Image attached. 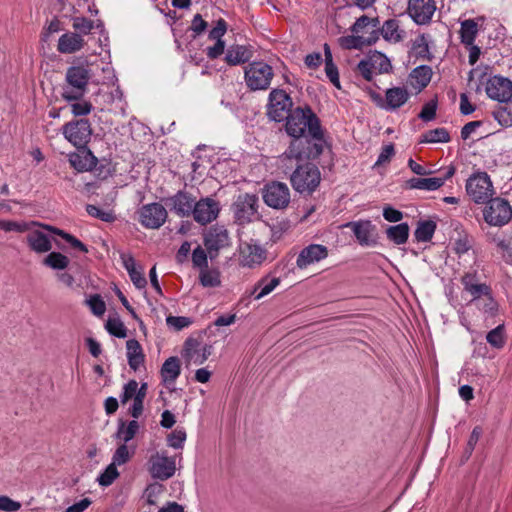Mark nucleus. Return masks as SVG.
Wrapping results in <instances>:
<instances>
[{
    "label": "nucleus",
    "instance_id": "obj_1",
    "mask_svg": "<svg viewBox=\"0 0 512 512\" xmlns=\"http://www.w3.org/2000/svg\"><path fill=\"white\" fill-rule=\"evenodd\" d=\"M285 120V131L292 140L283 157L297 162L318 158L323 152L324 134L311 107H296Z\"/></svg>",
    "mask_w": 512,
    "mask_h": 512
},
{
    "label": "nucleus",
    "instance_id": "obj_2",
    "mask_svg": "<svg viewBox=\"0 0 512 512\" xmlns=\"http://www.w3.org/2000/svg\"><path fill=\"white\" fill-rule=\"evenodd\" d=\"M91 70L87 65H73L68 67L65 74L66 85L63 86L61 96L67 102L81 100L87 92Z\"/></svg>",
    "mask_w": 512,
    "mask_h": 512
},
{
    "label": "nucleus",
    "instance_id": "obj_3",
    "mask_svg": "<svg viewBox=\"0 0 512 512\" xmlns=\"http://www.w3.org/2000/svg\"><path fill=\"white\" fill-rule=\"evenodd\" d=\"M305 161L296 166L290 175V182L296 192L311 195L320 185L321 173L315 164Z\"/></svg>",
    "mask_w": 512,
    "mask_h": 512
},
{
    "label": "nucleus",
    "instance_id": "obj_4",
    "mask_svg": "<svg viewBox=\"0 0 512 512\" xmlns=\"http://www.w3.org/2000/svg\"><path fill=\"white\" fill-rule=\"evenodd\" d=\"M371 101L380 109L394 112L403 107L410 99V92L405 86H394L386 89L382 96L372 88L366 89Z\"/></svg>",
    "mask_w": 512,
    "mask_h": 512
},
{
    "label": "nucleus",
    "instance_id": "obj_5",
    "mask_svg": "<svg viewBox=\"0 0 512 512\" xmlns=\"http://www.w3.org/2000/svg\"><path fill=\"white\" fill-rule=\"evenodd\" d=\"M31 225H33V226L39 225V226L43 227L44 229L49 230L53 234L58 235L61 238H63L74 249H77L83 253L88 252V248L83 242H81L79 239H77L74 235L67 233L64 230H61L59 228H56V227H53L50 225H42V224H39L38 222H34V221L31 223H26V222H16V221H9V220H0V229L4 230L5 232L29 231Z\"/></svg>",
    "mask_w": 512,
    "mask_h": 512
},
{
    "label": "nucleus",
    "instance_id": "obj_6",
    "mask_svg": "<svg viewBox=\"0 0 512 512\" xmlns=\"http://www.w3.org/2000/svg\"><path fill=\"white\" fill-rule=\"evenodd\" d=\"M273 77V68L263 61L249 63L244 71L246 85L252 91L268 89Z\"/></svg>",
    "mask_w": 512,
    "mask_h": 512
},
{
    "label": "nucleus",
    "instance_id": "obj_7",
    "mask_svg": "<svg viewBox=\"0 0 512 512\" xmlns=\"http://www.w3.org/2000/svg\"><path fill=\"white\" fill-rule=\"evenodd\" d=\"M467 195L476 204H485L494 194L490 176L486 172H476L466 180Z\"/></svg>",
    "mask_w": 512,
    "mask_h": 512
},
{
    "label": "nucleus",
    "instance_id": "obj_8",
    "mask_svg": "<svg viewBox=\"0 0 512 512\" xmlns=\"http://www.w3.org/2000/svg\"><path fill=\"white\" fill-rule=\"evenodd\" d=\"M61 130L64 138L75 148H86L93 134L90 121L83 118L65 123Z\"/></svg>",
    "mask_w": 512,
    "mask_h": 512
},
{
    "label": "nucleus",
    "instance_id": "obj_9",
    "mask_svg": "<svg viewBox=\"0 0 512 512\" xmlns=\"http://www.w3.org/2000/svg\"><path fill=\"white\" fill-rule=\"evenodd\" d=\"M485 204L483 218L488 225L502 227L511 221L512 207L506 199L491 198Z\"/></svg>",
    "mask_w": 512,
    "mask_h": 512
},
{
    "label": "nucleus",
    "instance_id": "obj_10",
    "mask_svg": "<svg viewBox=\"0 0 512 512\" xmlns=\"http://www.w3.org/2000/svg\"><path fill=\"white\" fill-rule=\"evenodd\" d=\"M293 101L283 89H273L269 93L267 104V116L275 122L284 121L293 110Z\"/></svg>",
    "mask_w": 512,
    "mask_h": 512
},
{
    "label": "nucleus",
    "instance_id": "obj_11",
    "mask_svg": "<svg viewBox=\"0 0 512 512\" xmlns=\"http://www.w3.org/2000/svg\"><path fill=\"white\" fill-rule=\"evenodd\" d=\"M147 464L151 477L160 481L172 478L176 472V459L169 457L166 451L152 454Z\"/></svg>",
    "mask_w": 512,
    "mask_h": 512
},
{
    "label": "nucleus",
    "instance_id": "obj_12",
    "mask_svg": "<svg viewBox=\"0 0 512 512\" xmlns=\"http://www.w3.org/2000/svg\"><path fill=\"white\" fill-rule=\"evenodd\" d=\"M259 198L255 194H240L232 205L235 221L246 224L258 218Z\"/></svg>",
    "mask_w": 512,
    "mask_h": 512
},
{
    "label": "nucleus",
    "instance_id": "obj_13",
    "mask_svg": "<svg viewBox=\"0 0 512 512\" xmlns=\"http://www.w3.org/2000/svg\"><path fill=\"white\" fill-rule=\"evenodd\" d=\"M263 200L271 208L284 209L290 203V190L285 183L272 181L263 188Z\"/></svg>",
    "mask_w": 512,
    "mask_h": 512
},
{
    "label": "nucleus",
    "instance_id": "obj_14",
    "mask_svg": "<svg viewBox=\"0 0 512 512\" xmlns=\"http://www.w3.org/2000/svg\"><path fill=\"white\" fill-rule=\"evenodd\" d=\"M267 259V250L257 243L243 242L239 245V265L255 269Z\"/></svg>",
    "mask_w": 512,
    "mask_h": 512
},
{
    "label": "nucleus",
    "instance_id": "obj_15",
    "mask_svg": "<svg viewBox=\"0 0 512 512\" xmlns=\"http://www.w3.org/2000/svg\"><path fill=\"white\" fill-rule=\"evenodd\" d=\"M167 217V210L157 202L143 205L139 210V222L148 229H159Z\"/></svg>",
    "mask_w": 512,
    "mask_h": 512
},
{
    "label": "nucleus",
    "instance_id": "obj_16",
    "mask_svg": "<svg viewBox=\"0 0 512 512\" xmlns=\"http://www.w3.org/2000/svg\"><path fill=\"white\" fill-rule=\"evenodd\" d=\"M193 207V219L200 225H207L216 220L221 210L219 201L212 197H204L195 201Z\"/></svg>",
    "mask_w": 512,
    "mask_h": 512
},
{
    "label": "nucleus",
    "instance_id": "obj_17",
    "mask_svg": "<svg viewBox=\"0 0 512 512\" xmlns=\"http://www.w3.org/2000/svg\"><path fill=\"white\" fill-rule=\"evenodd\" d=\"M229 244V233L224 226H212L204 235V246L207 249L210 259L216 258L219 251L229 246Z\"/></svg>",
    "mask_w": 512,
    "mask_h": 512
},
{
    "label": "nucleus",
    "instance_id": "obj_18",
    "mask_svg": "<svg viewBox=\"0 0 512 512\" xmlns=\"http://www.w3.org/2000/svg\"><path fill=\"white\" fill-rule=\"evenodd\" d=\"M354 233L361 246H375L378 243L376 226L370 220L352 221L345 224Z\"/></svg>",
    "mask_w": 512,
    "mask_h": 512
},
{
    "label": "nucleus",
    "instance_id": "obj_19",
    "mask_svg": "<svg viewBox=\"0 0 512 512\" xmlns=\"http://www.w3.org/2000/svg\"><path fill=\"white\" fill-rule=\"evenodd\" d=\"M165 205L171 212L179 217H189L193 213V205L196 199L185 190H179L173 196L167 197L164 200Z\"/></svg>",
    "mask_w": 512,
    "mask_h": 512
},
{
    "label": "nucleus",
    "instance_id": "obj_20",
    "mask_svg": "<svg viewBox=\"0 0 512 512\" xmlns=\"http://www.w3.org/2000/svg\"><path fill=\"white\" fill-rule=\"evenodd\" d=\"M436 11L434 0H409L407 12L412 20L418 25H425L431 22Z\"/></svg>",
    "mask_w": 512,
    "mask_h": 512
},
{
    "label": "nucleus",
    "instance_id": "obj_21",
    "mask_svg": "<svg viewBox=\"0 0 512 512\" xmlns=\"http://www.w3.org/2000/svg\"><path fill=\"white\" fill-rule=\"evenodd\" d=\"M487 96L498 102H505L512 97V81L506 77L495 75L486 83Z\"/></svg>",
    "mask_w": 512,
    "mask_h": 512
},
{
    "label": "nucleus",
    "instance_id": "obj_22",
    "mask_svg": "<svg viewBox=\"0 0 512 512\" xmlns=\"http://www.w3.org/2000/svg\"><path fill=\"white\" fill-rule=\"evenodd\" d=\"M200 342L196 338L189 337L184 342L182 356L187 363L202 365L212 353L211 345L200 347Z\"/></svg>",
    "mask_w": 512,
    "mask_h": 512
},
{
    "label": "nucleus",
    "instance_id": "obj_23",
    "mask_svg": "<svg viewBox=\"0 0 512 512\" xmlns=\"http://www.w3.org/2000/svg\"><path fill=\"white\" fill-rule=\"evenodd\" d=\"M328 248L322 244H310L304 247L297 256L296 265L299 269L318 263L328 257Z\"/></svg>",
    "mask_w": 512,
    "mask_h": 512
},
{
    "label": "nucleus",
    "instance_id": "obj_24",
    "mask_svg": "<svg viewBox=\"0 0 512 512\" xmlns=\"http://www.w3.org/2000/svg\"><path fill=\"white\" fill-rule=\"evenodd\" d=\"M455 167L450 166L442 177H431V178H411L407 183V187L410 189L435 191L441 188L447 180L453 177L455 174Z\"/></svg>",
    "mask_w": 512,
    "mask_h": 512
},
{
    "label": "nucleus",
    "instance_id": "obj_25",
    "mask_svg": "<svg viewBox=\"0 0 512 512\" xmlns=\"http://www.w3.org/2000/svg\"><path fill=\"white\" fill-rule=\"evenodd\" d=\"M70 165L78 172L92 171L98 164L97 157L88 147L77 148V152L68 155Z\"/></svg>",
    "mask_w": 512,
    "mask_h": 512
},
{
    "label": "nucleus",
    "instance_id": "obj_26",
    "mask_svg": "<svg viewBox=\"0 0 512 512\" xmlns=\"http://www.w3.org/2000/svg\"><path fill=\"white\" fill-rule=\"evenodd\" d=\"M432 68L428 65H419L415 67L409 74L408 81L417 93L421 92L428 86L432 78Z\"/></svg>",
    "mask_w": 512,
    "mask_h": 512
},
{
    "label": "nucleus",
    "instance_id": "obj_27",
    "mask_svg": "<svg viewBox=\"0 0 512 512\" xmlns=\"http://www.w3.org/2000/svg\"><path fill=\"white\" fill-rule=\"evenodd\" d=\"M85 41L83 37L75 32H67L60 36L57 49L63 54H72L83 48Z\"/></svg>",
    "mask_w": 512,
    "mask_h": 512
},
{
    "label": "nucleus",
    "instance_id": "obj_28",
    "mask_svg": "<svg viewBox=\"0 0 512 512\" xmlns=\"http://www.w3.org/2000/svg\"><path fill=\"white\" fill-rule=\"evenodd\" d=\"M371 34H373V36H364L353 33L351 36L340 38V42L342 47L346 49H361L363 46L372 45L378 40L379 35L376 32V24L372 25Z\"/></svg>",
    "mask_w": 512,
    "mask_h": 512
},
{
    "label": "nucleus",
    "instance_id": "obj_29",
    "mask_svg": "<svg viewBox=\"0 0 512 512\" xmlns=\"http://www.w3.org/2000/svg\"><path fill=\"white\" fill-rule=\"evenodd\" d=\"M253 56L252 50L245 45H231L226 51L225 61L230 66L248 62Z\"/></svg>",
    "mask_w": 512,
    "mask_h": 512
},
{
    "label": "nucleus",
    "instance_id": "obj_30",
    "mask_svg": "<svg viewBox=\"0 0 512 512\" xmlns=\"http://www.w3.org/2000/svg\"><path fill=\"white\" fill-rule=\"evenodd\" d=\"M29 248L36 253H46L52 249L49 237L40 230H31L26 236Z\"/></svg>",
    "mask_w": 512,
    "mask_h": 512
},
{
    "label": "nucleus",
    "instance_id": "obj_31",
    "mask_svg": "<svg viewBox=\"0 0 512 512\" xmlns=\"http://www.w3.org/2000/svg\"><path fill=\"white\" fill-rule=\"evenodd\" d=\"M126 349L128 364L132 370L137 371L145 359L142 347L136 339H130L126 342Z\"/></svg>",
    "mask_w": 512,
    "mask_h": 512
},
{
    "label": "nucleus",
    "instance_id": "obj_32",
    "mask_svg": "<svg viewBox=\"0 0 512 512\" xmlns=\"http://www.w3.org/2000/svg\"><path fill=\"white\" fill-rule=\"evenodd\" d=\"M381 34L385 40L396 43L403 39L405 31L400 29L398 20L388 19L382 25Z\"/></svg>",
    "mask_w": 512,
    "mask_h": 512
},
{
    "label": "nucleus",
    "instance_id": "obj_33",
    "mask_svg": "<svg viewBox=\"0 0 512 512\" xmlns=\"http://www.w3.org/2000/svg\"><path fill=\"white\" fill-rule=\"evenodd\" d=\"M409 225L405 222L389 226L386 229L387 238L396 245L405 244L409 237Z\"/></svg>",
    "mask_w": 512,
    "mask_h": 512
},
{
    "label": "nucleus",
    "instance_id": "obj_34",
    "mask_svg": "<svg viewBox=\"0 0 512 512\" xmlns=\"http://www.w3.org/2000/svg\"><path fill=\"white\" fill-rule=\"evenodd\" d=\"M181 373L180 362L177 357H169L161 367V377L164 382H174Z\"/></svg>",
    "mask_w": 512,
    "mask_h": 512
},
{
    "label": "nucleus",
    "instance_id": "obj_35",
    "mask_svg": "<svg viewBox=\"0 0 512 512\" xmlns=\"http://www.w3.org/2000/svg\"><path fill=\"white\" fill-rule=\"evenodd\" d=\"M450 140L451 137L448 130L444 127H438L423 133L419 143H448Z\"/></svg>",
    "mask_w": 512,
    "mask_h": 512
},
{
    "label": "nucleus",
    "instance_id": "obj_36",
    "mask_svg": "<svg viewBox=\"0 0 512 512\" xmlns=\"http://www.w3.org/2000/svg\"><path fill=\"white\" fill-rule=\"evenodd\" d=\"M436 223L432 220L419 221L414 231L417 242H428L433 238L436 230Z\"/></svg>",
    "mask_w": 512,
    "mask_h": 512
},
{
    "label": "nucleus",
    "instance_id": "obj_37",
    "mask_svg": "<svg viewBox=\"0 0 512 512\" xmlns=\"http://www.w3.org/2000/svg\"><path fill=\"white\" fill-rule=\"evenodd\" d=\"M460 38L464 45H472L478 33V24L474 19H466L461 22Z\"/></svg>",
    "mask_w": 512,
    "mask_h": 512
},
{
    "label": "nucleus",
    "instance_id": "obj_38",
    "mask_svg": "<svg viewBox=\"0 0 512 512\" xmlns=\"http://www.w3.org/2000/svg\"><path fill=\"white\" fill-rule=\"evenodd\" d=\"M138 429L139 424L136 420L130 421L127 425L124 421L119 420L115 438L122 440L123 444H126L135 437Z\"/></svg>",
    "mask_w": 512,
    "mask_h": 512
},
{
    "label": "nucleus",
    "instance_id": "obj_39",
    "mask_svg": "<svg viewBox=\"0 0 512 512\" xmlns=\"http://www.w3.org/2000/svg\"><path fill=\"white\" fill-rule=\"evenodd\" d=\"M280 284V278L273 277L269 278V276L262 277L254 286V290L252 294H255L258 289H260L259 293L255 295V300H259L266 295L270 294L278 285Z\"/></svg>",
    "mask_w": 512,
    "mask_h": 512
},
{
    "label": "nucleus",
    "instance_id": "obj_40",
    "mask_svg": "<svg viewBox=\"0 0 512 512\" xmlns=\"http://www.w3.org/2000/svg\"><path fill=\"white\" fill-rule=\"evenodd\" d=\"M373 24H376V32L378 33V25H379L378 19L370 18L366 15H362L353 24L351 31L354 34H360V35H364V36H366V34H368V36H373V34H371Z\"/></svg>",
    "mask_w": 512,
    "mask_h": 512
},
{
    "label": "nucleus",
    "instance_id": "obj_41",
    "mask_svg": "<svg viewBox=\"0 0 512 512\" xmlns=\"http://www.w3.org/2000/svg\"><path fill=\"white\" fill-rule=\"evenodd\" d=\"M324 55H325V72L328 79L335 85L337 88L340 87L339 81V73L338 68L333 63L332 54L330 51V47L328 44L324 45Z\"/></svg>",
    "mask_w": 512,
    "mask_h": 512
},
{
    "label": "nucleus",
    "instance_id": "obj_42",
    "mask_svg": "<svg viewBox=\"0 0 512 512\" xmlns=\"http://www.w3.org/2000/svg\"><path fill=\"white\" fill-rule=\"evenodd\" d=\"M503 103V105L494 110L493 116L501 126L510 127L512 126V101L510 99Z\"/></svg>",
    "mask_w": 512,
    "mask_h": 512
},
{
    "label": "nucleus",
    "instance_id": "obj_43",
    "mask_svg": "<svg viewBox=\"0 0 512 512\" xmlns=\"http://www.w3.org/2000/svg\"><path fill=\"white\" fill-rule=\"evenodd\" d=\"M69 258L60 252H51L43 260V264L56 270H63L69 265Z\"/></svg>",
    "mask_w": 512,
    "mask_h": 512
},
{
    "label": "nucleus",
    "instance_id": "obj_44",
    "mask_svg": "<svg viewBox=\"0 0 512 512\" xmlns=\"http://www.w3.org/2000/svg\"><path fill=\"white\" fill-rule=\"evenodd\" d=\"M487 342L496 349H502L506 342L504 324L498 325L486 335Z\"/></svg>",
    "mask_w": 512,
    "mask_h": 512
},
{
    "label": "nucleus",
    "instance_id": "obj_45",
    "mask_svg": "<svg viewBox=\"0 0 512 512\" xmlns=\"http://www.w3.org/2000/svg\"><path fill=\"white\" fill-rule=\"evenodd\" d=\"M412 49L415 51V55L417 58L431 60L432 54L429 50L428 39L425 34L419 35L414 41L412 45Z\"/></svg>",
    "mask_w": 512,
    "mask_h": 512
},
{
    "label": "nucleus",
    "instance_id": "obj_46",
    "mask_svg": "<svg viewBox=\"0 0 512 512\" xmlns=\"http://www.w3.org/2000/svg\"><path fill=\"white\" fill-rule=\"evenodd\" d=\"M199 279L204 287H218L221 284L219 271L209 270L208 267L201 269Z\"/></svg>",
    "mask_w": 512,
    "mask_h": 512
},
{
    "label": "nucleus",
    "instance_id": "obj_47",
    "mask_svg": "<svg viewBox=\"0 0 512 512\" xmlns=\"http://www.w3.org/2000/svg\"><path fill=\"white\" fill-rule=\"evenodd\" d=\"M86 212L91 217L100 219L101 221H104L107 223H112L116 220V215L112 210H102L101 208L97 207L96 205L87 204Z\"/></svg>",
    "mask_w": 512,
    "mask_h": 512
},
{
    "label": "nucleus",
    "instance_id": "obj_48",
    "mask_svg": "<svg viewBox=\"0 0 512 512\" xmlns=\"http://www.w3.org/2000/svg\"><path fill=\"white\" fill-rule=\"evenodd\" d=\"M105 328L109 334L117 337V338H125L127 337V328L120 318H109L105 324Z\"/></svg>",
    "mask_w": 512,
    "mask_h": 512
},
{
    "label": "nucleus",
    "instance_id": "obj_49",
    "mask_svg": "<svg viewBox=\"0 0 512 512\" xmlns=\"http://www.w3.org/2000/svg\"><path fill=\"white\" fill-rule=\"evenodd\" d=\"M119 476V472L116 468V465L110 463L106 469L99 475L97 481L100 486L108 487L110 486L115 479Z\"/></svg>",
    "mask_w": 512,
    "mask_h": 512
},
{
    "label": "nucleus",
    "instance_id": "obj_50",
    "mask_svg": "<svg viewBox=\"0 0 512 512\" xmlns=\"http://www.w3.org/2000/svg\"><path fill=\"white\" fill-rule=\"evenodd\" d=\"M72 27L81 36L87 35L94 28V22L86 17H75L73 18Z\"/></svg>",
    "mask_w": 512,
    "mask_h": 512
},
{
    "label": "nucleus",
    "instance_id": "obj_51",
    "mask_svg": "<svg viewBox=\"0 0 512 512\" xmlns=\"http://www.w3.org/2000/svg\"><path fill=\"white\" fill-rule=\"evenodd\" d=\"M134 451L130 452L126 444H121L114 452L112 457V463L114 465H123L127 463L132 457Z\"/></svg>",
    "mask_w": 512,
    "mask_h": 512
},
{
    "label": "nucleus",
    "instance_id": "obj_52",
    "mask_svg": "<svg viewBox=\"0 0 512 512\" xmlns=\"http://www.w3.org/2000/svg\"><path fill=\"white\" fill-rule=\"evenodd\" d=\"M464 290L471 294L473 301L479 300L482 296L485 297L491 294V288L485 283H474Z\"/></svg>",
    "mask_w": 512,
    "mask_h": 512
},
{
    "label": "nucleus",
    "instance_id": "obj_53",
    "mask_svg": "<svg viewBox=\"0 0 512 512\" xmlns=\"http://www.w3.org/2000/svg\"><path fill=\"white\" fill-rule=\"evenodd\" d=\"M374 69L375 63L371 57L369 59H362L357 65L359 74L367 81H371L373 79Z\"/></svg>",
    "mask_w": 512,
    "mask_h": 512
},
{
    "label": "nucleus",
    "instance_id": "obj_54",
    "mask_svg": "<svg viewBox=\"0 0 512 512\" xmlns=\"http://www.w3.org/2000/svg\"><path fill=\"white\" fill-rule=\"evenodd\" d=\"M70 108H71V113L75 117H80V116H86V115L90 114V112L93 109V105L89 101L76 100L70 104Z\"/></svg>",
    "mask_w": 512,
    "mask_h": 512
},
{
    "label": "nucleus",
    "instance_id": "obj_55",
    "mask_svg": "<svg viewBox=\"0 0 512 512\" xmlns=\"http://www.w3.org/2000/svg\"><path fill=\"white\" fill-rule=\"evenodd\" d=\"M185 440L186 432L184 429H175L167 436L168 445L175 449L182 448Z\"/></svg>",
    "mask_w": 512,
    "mask_h": 512
},
{
    "label": "nucleus",
    "instance_id": "obj_56",
    "mask_svg": "<svg viewBox=\"0 0 512 512\" xmlns=\"http://www.w3.org/2000/svg\"><path fill=\"white\" fill-rule=\"evenodd\" d=\"M86 303L94 315L101 316L105 313L106 305L100 295H92L86 300Z\"/></svg>",
    "mask_w": 512,
    "mask_h": 512
},
{
    "label": "nucleus",
    "instance_id": "obj_57",
    "mask_svg": "<svg viewBox=\"0 0 512 512\" xmlns=\"http://www.w3.org/2000/svg\"><path fill=\"white\" fill-rule=\"evenodd\" d=\"M164 492V486L158 482L151 483L145 490L147 503L149 505H155L156 500Z\"/></svg>",
    "mask_w": 512,
    "mask_h": 512
},
{
    "label": "nucleus",
    "instance_id": "obj_58",
    "mask_svg": "<svg viewBox=\"0 0 512 512\" xmlns=\"http://www.w3.org/2000/svg\"><path fill=\"white\" fill-rule=\"evenodd\" d=\"M437 111V100L432 99L422 107L421 112L419 113V118L425 122L432 121L436 116Z\"/></svg>",
    "mask_w": 512,
    "mask_h": 512
},
{
    "label": "nucleus",
    "instance_id": "obj_59",
    "mask_svg": "<svg viewBox=\"0 0 512 512\" xmlns=\"http://www.w3.org/2000/svg\"><path fill=\"white\" fill-rule=\"evenodd\" d=\"M207 254L201 246H197L192 252V262L197 268L203 269L208 267Z\"/></svg>",
    "mask_w": 512,
    "mask_h": 512
},
{
    "label": "nucleus",
    "instance_id": "obj_60",
    "mask_svg": "<svg viewBox=\"0 0 512 512\" xmlns=\"http://www.w3.org/2000/svg\"><path fill=\"white\" fill-rule=\"evenodd\" d=\"M166 323L169 327H172L175 330L180 331L183 328L188 327L192 323V320L189 317L170 315L166 318Z\"/></svg>",
    "mask_w": 512,
    "mask_h": 512
},
{
    "label": "nucleus",
    "instance_id": "obj_61",
    "mask_svg": "<svg viewBox=\"0 0 512 512\" xmlns=\"http://www.w3.org/2000/svg\"><path fill=\"white\" fill-rule=\"evenodd\" d=\"M137 387L138 382L136 380H130L124 385L123 392L120 395V401L122 404L127 403L132 398L134 399L136 396Z\"/></svg>",
    "mask_w": 512,
    "mask_h": 512
},
{
    "label": "nucleus",
    "instance_id": "obj_62",
    "mask_svg": "<svg viewBox=\"0 0 512 512\" xmlns=\"http://www.w3.org/2000/svg\"><path fill=\"white\" fill-rule=\"evenodd\" d=\"M227 31V23L224 19L220 18L216 25L209 31L208 38L210 40L218 41V39H222Z\"/></svg>",
    "mask_w": 512,
    "mask_h": 512
},
{
    "label": "nucleus",
    "instance_id": "obj_63",
    "mask_svg": "<svg viewBox=\"0 0 512 512\" xmlns=\"http://www.w3.org/2000/svg\"><path fill=\"white\" fill-rule=\"evenodd\" d=\"M208 27V23L202 18L200 14L194 15L190 30L194 33L193 38L201 35Z\"/></svg>",
    "mask_w": 512,
    "mask_h": 512
},
{
    "label": "nucleus",
    "instance_id": "obj_64",
    "mask_svg": "<svg viewBox=\"0 0 512 512\" xmlns=\"http://www.w3.org/2000/svg\"><path fill=\"white\" fill-rule=\"evenodd\" d=\"M21 503L11 499L9 496H0V511L4 512H16L20 510Z\"/></svg>",
    "mask_w": 512,
    "mask_h": 512
}]
</instances>
